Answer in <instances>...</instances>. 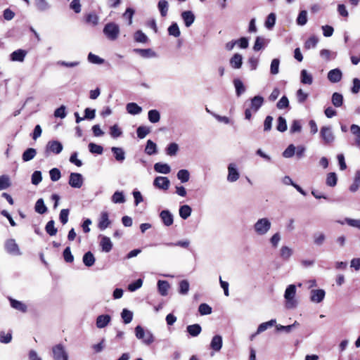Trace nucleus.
<instances>
[{
  "label": "nucleus",
  "instance_id": "25",
  "mask_svg": "<svg viewBox=\"0 0 360 360\" xmlns=\"http://www.w3.org/2000/svg\"><path fill=\"white\" fill-rule=\"evenodd\" d=\"M222 347V337L219 335H214L210 342V347L215 352H219Z\"/></svg>",
  "mask_w": 360,
  "mask_h": 360
},
{
  "label": "nucleus",
  "instance_id": "63",
  "mask_svg": "<svg viewBox=\"0 0 360 360\" xmlns=\"http://www.w3.org/2000/svg\"><path fill=\"white\" fill-rule=\"evenodd\" d=\"M189 291V283L187 280H182L179 283V292L181 295H187Z\"/></svg>",
  "mask_w": 360,
  "mask_h": 360
},
{
  "label": "nucleus",
  "instance_id": "27",
  "mask_svg": "<svg viewBox=\"0 0 360 360\" xmlns=\"http://www.w3.org/2000/svg\"><path fill=\"white\" fill-rule=\"evenodd\" d=\"M126 110L129 114L136 115L142 112V108L136 103H129L126 105Z\"/></svg>",
  "mask_w": 360,
  "mask_h": 360
},
{
  "label": "nucleus",
  "instance_id": "37",
  "mask_svg": "<svg viewBox=\"0 0 360 360\" xmlns=\"http://www.w3.org/2000/svg\"><path fill=\"white\" fill-rule=\"evenodd\" d=\"M145 153L149 155L156 154L158 153L156 143L151 140H148L145 148Z\"/></svg>",
  "mask_w": 360,
  "mask_h": 360
},
{
  "label": "nucleus",
  "instance_id": "43",
  "mask_svg": "<svg viewBox=\"0 0 360 360\" xmlns=\"http://www.w3.org/2000/svg\"><path fill=\"white\" fill-rule=\"evenodd\" d=\"M233 84L236 89V94L237 96H240L245 91V87L240 79H235L233 80Z\"/></svg>",
  "mask_w": 360,
  "mask_h": 360
},
{
  "label": "nucleus",
  "instance_id": "55",
  "mask_svg": "<svg viewBox=\"0 0 360 360\" xmlns=\"http://www.w3.org/2000/svg\"><path fill=\"white\" fill-rule=\"evenodd\" d=\"M121 317L123 319L124 323L125 324H128L132 321L133 313L127 309H124L121 313Z\"/></svg>",
  "mask_w": 360,
  "mask_h": 360
},
{
  "label": "nucleus",
  "instance_id": "64",
  "mask_svg": "<svg viewBox=\"0 0 360 360\" xmlns=\"http://www.w3.org/2000/svg\"><path fill=\"white\" fill-rule=\"evenodd\" d=\"M279 65H280L279 59L274 58L271 60V65H270L271 74L275 75L279 72Z\"/></svg>",
  "mask_w": 360,
  "mask_h": 360
},
{
  "label": "nucleus",
  "instance_id": "23",
  "mask_svg": "<svg viewBox=\"0 0 360 360\" xmlns=\"http://www.w3.org/2000/svg\"><path fill=\"white\" fill-rule=\"evenodd\" d=\"M34 6L39 12H45L51 8V4L47 0H34Z\"/></svg>",
  "mask_w": 360,
  "mask_h": 360
},
{
  "label": "nucleus",
  "instance_id": "57",
  "mask_svg": "<svg viewBox=\"0 0 360 360\" xmlns=\"http://www.w3.org/2000/svg\"><path fill=\"white\" fill-rule=\"evenodd\" d=\"M179 150V146L176 143H169L166 148V153L169 156L175 155Z\"/></svg>",
  "mask_w": 360,
  "mask_h": 360
},
{
  "label": "nucleus",
  "instance_id": "6",
  "mask_svg": "<svg viewBox=\"0 0 360 360\" xmlns=\"http://www.w3.org/2000/svg\"><path fill=\"white\" fill-rule=\"evenodd\" d=\"M4 248L7 253L14 256H20L22 252L18 245L13 238L8 239L5 241Z\"/></svg>",
  "mask_w": 360,
  "mask_h": 360
},
{
  "label": "nucleus",
  "instance_id": "10",
  "mask_svg": "<svg viewBox=\"0 0 360 360\" xmlns=\"http://www.w3.org/2000/svg\"><path fill=\"white\" fill-rule=\"evenodd\" d=\"M170 185L169 179L166 176H157L153 181V186L159 189L167 191Z\"/></svg>",
  "mask_w": 360,
  "mask_h": 360
},
{
  "label": "nucleus",
  "instance_id": "9",
  "mask_svg": "<svg viewBox=\"0 0 360 360\" xmlns=\"http://www.w3.org/2000/svg\"><path fill=\"white\" fill-rule=\"evenodd\" d=\"M69 184L72 188H80L83 185L82 175L79 173H71L69 178Z\"/></svg>",
  "mask_w": 360,
  "mask_h": 360
},
{
  "label": "nucleus",
  "instance_id": "21",
  "mask_svg": "<svg viewBox=\"0 0 360 360\" xmlns=\"http://www.w3.org/2000/svg\"><path fill=\"white\" fill-rule=\"evenodd\" d=\"M111 151L114 155L115 159L122 163L125 160V152L123 148L120 147H112Z\"/></svg>",
  "mask_w": 360,
  "mask_h": 360
},
{
  "label": "nucleus",
  "instance_id": "8",
  "mask_svg": "<svg viewBox=\"0 0 360 360\" xmlns=\"http://www.w3.org/2000/svg\"><path fill=\"white\" fill-rule=\"evenodd\" d=\"M240 178V173L235 163H230L228 165L227 181L233 183Z\"/></svg>",
  "mask_w": 360,
  "mask_h": 360
},
{
  "label": "nucleus",
  "instance_id": "56",
  "mask_svg": "<svg viewBox=\"0 0 360 360\" xmlns=\"http://www.w3.org/2000/svg\"><path fill=\"white\" fill-rule=\"evenodd\" d=\"M54 224L55 222L53 220H50L45 226L46 233L51 236L56 235L58 231L57 229L54 226Z\"/></svg>",
  "mask_w": 360,
  "mask_h": 360
},
{
  "label": "nucleus",
  "instance_id": "31",
  "mask_svg": "<svg viewBox=\"0 0 360 360\" xmlns=\"http://www.w3.org/2000/svg\"><path fill=\"white\" fill-rule=\"evenodd\" d=\"M192 209L188 205H184L180 206L179 210V214L181 219H187L191 214Z\"/></svg>",
  "mask_w": 360,
  "mask_h": 360
},
{
  "label": "nucleus",
  "instance_id": "45",
  "mask_svg": "<svg viewBox=\"0 0 360 360\" xmlns=\"http://www.w3.org/2000/svg\"><path fill=\"white\" fill-rule=\"evenodd\" d=\"M333 105L336 107L339 108L342 105L343 103V96L341 94L335 92L332 95V99H331Z\"/></svg>",
  "mask_w": 360,
  "mask_h": 360
},
{
  "label": "nucleus",
  "instance_id": "22",
  "mask_svg": "<svg viewBox=\"0 0 360 360\" xmlns=\"http://www.w3.org/2000/svg\"><path fill=\"white\" fill-rule=\"evenodd\" d=\"M181 18L186 27H189L195 20V15L192 11H184L181 13Z\"/></svg>",
  "mask_w": 360,
  "mask_h": 360
},
{
  "label": "nucleus",
  "instance_id": "36",
  "mask_svg": "<svg viewBox=\"0 0 360 360\" xmlns=\"http://www.w3.org/2000/svg\"><path fill=\"white\" fill-rule=\"evenodd\" d=\"M268 44V41L262 37H257L255 39L253 49L255 51H259L264 49Z\"/></svg>",
  "mask_w": 360,
  "mask_h": 360
},
{
  "label": "nucleus",
  "instance_id": "58",
  "mask_svg": "<svg viewBox=\"0 0 360 360\" xmlns=\"http://www.w3.org/2000/svg\"><path fill=\"white\" fill-rule=\"evenodd\" d=\"M337 175L335 172H330L327 175L326 185L330 187H333L337 184Z\"/></svg>",
  "mask_w": 360,
  "mask_h": 360
},
{
  "label": "nucleus",
  "instance_id": "1",
  "mask_svg": "<svg viewBox=\"0 0 360 360\" xmlns=\"http://www.w3.org/2000/svg\"><path fill=\"white\" fill-rule=\"evenodd\" d=\"M296 291V286L293 284L289 285L285 290V307L288 309H295L297 306V300L295 298Z\"/></svg>",
  "mask_w": 360,
  "mask_h": 360
},
{
  "label": "nucleus",
  "instance_id": "11",
  "mask_svg": "<svg viewBox=\"0 0 360 360\" xmlns=\"http://www.w3.org/2000/svg\"><path fill=\"white\" fill-rule=\"evenodd\" d=\"M160 218L165 226H170L174 223V216L168 210H164L160 213Z\"/></svg>",
  "mask_w": 360,
  "mask_h": 360
},
{
  "label": "nucleus",
  "instance_id": "16",
  "mask_svg": "<svg viewBox=\"0 0 360 360\" xmlns=\"http://www.w3.org/2000/svg\"><path fill=\"white\" fill-rule=\"evenodd\" d=\"M100 246L101 247L102 251L105 252H109L112 248V243L110 238L108 236H101Z\"/></svg>",
  "mask_w": 360,
  "mask_h": 360
},
{
  "label": "nucleus",
  "instance_id": "47",
  "mask_svg": "<svg viewBox=\"0 0 360 360\" xmlns=\"http://www.w3.org/2000/svg\"><path fill=\"white\" fill-rule=\"evenodd\" d=\"M37 154V151L34 148H28L27 149L22 155V158L24 162H28L32 160Z\"/></svg>",
  "mask_w": 360,
  "mask_h": 360
},
{
  "label": "nucleus",
  "instance_id": "40",
  "mask_svg": "<svg viewBox=\"0 0 360 360\" xmlns=\"http://www.w3.org/2000/svg\"><path fill=\"white\" fill-rule=\"evenodd\" d=\"M301 82L304 84H311L313 77L306 70H302L300 73Z\"/></svg>",
  "mask_w": 360,
  "mask_h": 360
},
{
  "label": "nucleus",
  "instance_id": "35",
  "mask_svg": "<svg viewBox=\"0 0 360 360\" xmlns=\"http://www.w3.org/2000/svg\"><path fill=\"white\" fill-rule=\"evenodd\" d=\"M158 8L162 17H165L167 15L169 10V4L166 0H160L158 4Z\"/></svg>",
  "mask_w": 360,
  "mask_h": 360
},
{
  "label": "nucleus",
  "instance_id": "4",
  "mask_svg": "<svg viewBox=\"0 0 360 360\" xmlns=\"http://www.w3.org/2000/svg\"><path fill=\"white\" fill-rule=\"evenodd\" d=\"M135 335L137 339L141 340L146 345H150L155 340L153 333L148 330H144L141 326H137L135 328Z\"/></svg>",
  "mask_w": 360,
  "mask_h": 360
},
{
  "label": "nucleus",
  "instance_id": "62",
  "mask_svg": "<svg viewBox=\"0 0 360 360\" xmlns=\"http://www.w3.org/2000/svg\"><path fill=\"white\" fill-rule=\"evenodd\" d=\"M319 39L316 37L312 36L309 37L304 43V48L306 49H310L315 48L317 45Z\"/></svg>",
  "mask_w": 360,
  "mask_h": 360
},
{
  "label": "nucleus",
  "instance_id": "41",
  "mask_svg": "<svg viewBox=\"0 0 360 360\" xmlns=\"http://www.w3.org/2000/svg\"><path fill=\"white\" fill-rule=\"evenodd\" d=\"M35 212L43 214L47 212V207L44 204V200L42 198H39L37 200L34 206Z\"/></svg>",
  "mask_w": 360,
  "mask_h": 360
},
{
  "label": "nucleus",
  "instance_id": "15",
  "mask_svg": "<svg viewBox=\"0 0 360 360\" xmlns=\"http://www.w3.org/2000/svg\"><path fill=\"white\" fill-rule=\"evenodd\" d=\"M110 224L108 213L107 212H102L98 219V227L100 230L103 231L108 227Z\"/></svg>",
  "mask_w": 360,
  "mask_h": 360
},
{
  "label": "nucleus",
  "instance_id": "14",
  "mask_svg": "<svg viewBox=\"0 0 360 360\" xmlns=\"http://www.w3.org/2000/svg\"><path fill=\"white\" fill-rule=\"evenodd\" d=\"M27 51L24 49H18L10 54V60L14 62H23L27 55Z\"/></svg>",
  "mask_w": 360,
  "mask_h": 360
},
{
  "label": "nucleus",
  "instance_id": "53",
  "mask_svg": "<svg viewBox=\"0 0 360 360\" xmlns=\"http://www.w3.org/2000/svg\"><path fill=\"white\" fill-rule=\"evenodd\" d=\"M276 17L274 13H271L270 14H269L264 23L265 27L268 30H271L274 27L276 23Z\"/></svg>",
  "mask_w": 360,
  "mask_h": 360
},
{
  "label": "nucleus",
  "instance_id": "60",
  "mask_svg": "<svg viewBox=\"0 0 360 360\" xmlns=\"http://www.w3.org/2000/svg\"><path fill=\"white\" fill-rule=\"evenodd\" d=\"M276 129L281 132H284L287 130V123L284 117L281 116L278 117Z\"/></svg>",
  "mask_w": 360,
  "mask_h": 360
},
{
  "label": "nucleus",
  "instance_id": "17",
  "mask_svg": "<svg viewBox=\"0 0 360 360\" xmlns=\"http://www.w3.org/2000/svg\"><path fill=\"white\" fill-rule=\"evenodd\" d=\"M342 73L338 68L331 70L328 73V79L333 83H337L342 79Z\"/></svg>",
  "mask_w": 360,
  "mask_h": 360
},
{
  "label": "nucleus",
  "instance_id": "2",
  "mask_svg": "<svg viewBox=\"0 0 360 360\" xmlns=\"http://www.w3.org/2000/svg\"><path fill=\"white\" fill-rule=\"evenodd\" d=\"M271 223L266 217L259 219L253 225L255 233L257 236H261L266 235L271 229Z\"/></svg>",
  "mask_w": 360,
  "mask_h": 360
},
{
  "label": "nucleus",
  "instance_id": "46",
  "mask_svg": "<svg viewBox=\"0 0 360 360\" xmlns=\"http://www.w3.org/2000/svg\"><path fill=\"white\" fill-rule=\"evenodd\" d=\"M148 120L151 123H157L160 120V112L157 110H150L148 112Z\"/></svg>",
  "mask_w": 360,
  "mask_h": 360
},
{
  "label": "nucleus",
  "instance_id": "5",
  "mask_svg": "<svg viewBox=\"0 0 360 360\" xmlns=\"http://www.w3.org/2000/svg\"><path fill=\"white\" fill-rule=\"evenodd\" d=\"M103 34L110 41H115L120 34V27L115 22L107 23L103 28Z\"/></svg>",
  "mask_w": 360,
  "mask_h": 360
},
{
  "label": "nucleus",
  "instance_id": "61",
  "mask_svg": "<svg viewBox=\"0 0 360 360\" xmlns=\"http://www.w3.org/2000/svg\"><path fill=\"white\" fill-rule=\"evenodd\" d=\"M12 340V332L10 330L7 333L5 331L0 332V342L4 344L9 343Z\"/></svg>",
  "mask_w": 360,
  "mask_h": 360
},
{
  "label": "nucleus",
  "instance_id": "54",
  "mask_svg": "<svg viewBox=\"0 0 360 360\" xmlns=\"http://www.w3.org/2000/svg\"><path fill=\"white\" fill-rule=\"evenodd\" d=\"M99 17L95 13H91L86 15V22L96 26L98 24Z\"/></svg>",
  "mask_w": 360,
  "mask_h": 360
},
{
  "label": "nucleus",
  "instance_id": "48",
  "mask_svg": "<svg viewBox=\"0 0 360 360\" xmlns=\"http://www.w3.org/2000/svg\"><path fill=\"white\" fill-rule=\"evenodd\" d=\"M134 39L136 42L145 44L148 41V37L141 31L138 30L134 34Z\"/></svg>",
  "mask_w": 360,
  "mask_h": 360
},
{
  "label": "nucleus",
  "instance_id": "30",
  "mask_svg": "<svg viewBox=\"0 0 360 360\" xmlns=\"http://www.w3.org/2000/svg\"><path fill=\"white\" fill-rule=\"evenodd\" d=\"M170 288V285L167 281H158V292L162 296H166L168 294V290Z\"/></svg>",
  "mask_w": 360,
  "mask_h": 360
},
{
  "label": "nucleus",
  "instance_id": "28",
  "mask_svg": "<svg viewBox=\"0 0 360 360\" xmlns=\"http://www.w3.org/2000/svg\"><path fill=\"white\" fill-rule=\"evenodd\" d=\"M155 172L164 174H167L171 172L170 166L166 163L157 162L154 165Z\"/></svg>",
  "mask_w": 360,
  "mask_h": 360
},
{
  "label": "nucleus",
  "instance_id": "7",
  "mask_svg": "<svg viewBox=\"0 0 360 360\" xmlns=\"http://www.w3.org/2000/svg\"><path fill=\"white\" fill-rule=\"evenodd\" d=\"M52 352L54 360H68V354L61 344L53 347Z\"/></svg>",
  "mask_w": 360,
  "mask_h": 360
},
{
  "label": "nucleus",
  "instance_id": "38",
  "mask_svg": "<svg viewBox=\"0 0 360 360\" xmlns=\"http://www.w3.org/2000/svg\"><path fill=\"white\" fill-rule=\"evenodd\" d=\"M276 319H271V320H270L269 321L264 322V323L259 324L258 328H257L256 334H259V333L265 331L269 328L276 325Z\"/></svg>",
  "mask_w": 360,
  "mask_h": 360
},
{
  "label": "nucleus",
  "instance_id": "51",
  "mask_svg": "<svg viewBox=\"0 0 360 360\" xmlns=\"http://www.w3.org/2000/svg\"><path fill=\"white\" fill-rule=\"evenodd\" d=\"M176 176L181 183H186L190 179V173L187 169H180L176 174Z\"/></svg>",
  "mask_w": 360,
  "mask_h": 360
},
{
  "label": "nucleus",
  "instance_id": "20",
  "mask_svg": "<svg viewBox=\"0 0 360 360\" xmlns=\"http://www.w3.org/2000/svg\"><path fill=\"white\" fill-rule=\"evenodd\" d=\"M9 302L12 308L22 313H25L27 311V305L22 302L18 301L11 297L9 298Z\"/></svg>",
  "mask_w": 360,
  "mask_h": 360
},
{
  "label": "nucleus",
  "instance_id": "13",
  "mask_svg": "<svg viewBox=\"0 0 360 360\" xmlns=\"http://www.w3.org/2000/svg\"><path fill=\"white\" fill-rule=\"evenodd\" d=\"M46 150L55 154H59L63 150V145L58 141H49Z\"/></svg>",
  "mask_w": 360,
  "mask_h": 360
},
{
  "label": "nucleus",
  "instance_id": "33",
  "mask_svg": "<svg viewBox=\"0 0 360 360\" xmlns=\"http://www.w3.org/2000/svg\"><path fill=\"white\" fill-rule=\"evenodd\" d=\"M95 260L93 253L90 251L86 252L82 258L84 264L87 267L92 266L95 263Z\"/></svg>",
  "mask_w": 360,
  "mask_h": 360
},
{
  "label": "nucleus",
  "instance_id": "44",
  "mask_svg": "<svg viewBox=\"0 0 360 360\" xmlns=\"http://www.w3.org/2000/svg\"><path fill=\"white\" fill-rule=\"evenodd\" d=\"M292 252V250L288 246H282L280 249V256L284 260H288Z\"/></svg>",
  "mask_w": 360,
  "mask_h": 360
},
{
  "label": "nucleus",
  "instance_id": "19",
  "mask_svg": "<svg viewBox=\"0 0 360 360\" xmlns=\"http://www.w3.org/2000/svg\"><path fill=\"white\" fill-rule=\"evenodd\" d=\"M264 103V98L261 96H255L250 101V108L256 112L262 107Z\"/></svg>",
  "mask_w": 360,
  "mask_h": 360
},
{
  "label": "nucleus",
  "instance_id": "50",
  "mask_svg": "<svg viewBox=\"0 0 360 360\" xmlns=\"http://www.w3.org/2000/svg\"><path fill=\"white\" fill-rule=\"evenodd\" d=\"M302 129V122L299 120H295L292 122L290 127V132L291 134L300 133Z\"/></svg>",
  "mask_w": 360,
  "mask_h": 360
},
{
  "label": "nucleus",
  "instance_id": "42",
  "mask_svg": "<svg viewBox=\"0 0 360 360\" xmlns=\"http://www.w3.org/2000/svg\"><path fill=\"white\" fill-rule=\"evenodd\" d=\"M111 200L114 203H124L126 200L122 191H117L112 195Z\"/></svg>",
  "mask_w": 360,
  "mask_h": 360
},
{
  "label": "nucleus",
  "instance_id": "29",
  "mask_svg": "<svg viewBox=\"0 0 360 360\" xmlns=\"http://www.w3.org/2000/svg\"><path fill=\"white\" fill-rule=\"evenodd\" d=\"M243 57L239 53H235L230 59V65L233 68L238 69L242 66Z\"/></svg>",
  "mask_w": 360,
  "mask_h": 360
},
{
  "label": "nucleus",
  "instance_id": "26",
  "mask_svg": "<svg viewBox=\"0 0 360 360\" xmlns=\"http://www.w3.org/2000/svg\"><path fill=\"white\" fill-rule=\"evenodd\" d=\"M350 131L354 136V145L360 146V126L352 124L350 126Z\"/></svg>",
  "mask_w": 360,
  "mask_h": 360
},
{
  "label": "nucleus",
  "instance_id": "39",
  "mask_svg": "<svg viewBox=\"0 0 360 360\" xmlns=\"http://www.w3.org/2000/svg\"><path fill=\"white\" fill-rule=\"evenodd\" d=\"M326 238V235L323 232H316L313 235L314 243L317 246H321Z\"/></svg>",
  "mask_w": 360,
  "mask_h": 360
},
{
  "label": "nucleus",
  "instance_id": "12",
  "mask_svg": "<svg viewBox=\"0 0 360 360\" xmlns=\"http://www.w3.org/2000/svg\"><path fill=\"white\" fill-rule=\"evenodd\" d=\"M310 300L314 303H320L325 297V290L322 289L311 290L310 292Z\"/></svg>",
  "mask_w": 360,
  "mask_h": 360
},
{
  "label": "nucleus",
  "instance_id": "18",
  "mask_svg": "<svg viewBox=\"0 0 360 360\" xmlns=\"http://www.w3.org/2000/svg\"><path fill=\"white\" fill-rule=\"evenodd\" d=\"M111 321V316L108 314L99 315L96 321V325L98 328H103L107 326Z\"/></svg>",
  "mask_w": 360,
  "mask_h": 360
},
{
  "label": "nucleus",
  "instance_id": "24",
  "mask_svg": "<svg viewBox=\"0 0 360 360\" xmlns=\"http://www.w3.org/2000/svg\"><path fill=\"white\" fill-rule=\"evenodd\" d=\"M134 52L139 54L144 58H154L156 53L151 49H134Z\"/></svg>",
  "mask_w": 360,
  "mask_h": 360
},
{
  "label": "nucleus",
  "instance_id": "59",
  "mask_svg": "<svg viewBox=\"0 0 360 360\" xmlns=\"http://www.w3.org/2000/svg\"><path fill=\"white\" fill-rule=\"evenodd\" d=\"M150 132L149 127L146 126H140L137 128L136 134L139 139H143Z\"/></svg>",
  "mask_w": 360,
  "mask_h": 360
},
{
  "label": "nucleus",
  "instance_id": "34",
  "mask_svg": "<svg viewBox=\"0 0 360 360\" xmlns=\"http://www.w3.org/2000/svg\"><path fill=\"white\" fill-rule=\"evenodd\" d=\"M186 330L191 336L197 337L201 333L202 328L199 324L195 323L188 326Z\"/></svg>",
  "mask_w": 360,
  "mask_h": 360
},
{
  "label": "nucleus",
  "instance_id": "32",
  "mask_svg": "<svg viewBox=\"0 0 360 360\" xmlns=\"http://www.w3.org/2000/svg\"><path fill=\"white\" fill-rule=\"evenodd\" d=\"M349 189L352 193H355L360 189V170L356 172L354 181Z\"/></svg>",
  "mask_w": 360,
  "mask_h": 360
},
{
  "label": "nucleus",
  "instance_id": "3",
  "mask_svg": "<svg viewBox=\"0 0 360 360\" xmlns=\"http://www.w3.org/2000/svg\"><path fill=\"white\" fill-rule=\"evenodd\" d=\"M319 135L323 145L331 146L335 142V136L333 127L330 125L323 126L320 129Z\"/></svg>",
  "mask_w": 360,
  "mask_h": 360
},
{
  "label": "nucleus",
  "instance_id": "52",
  "mask_svg": "<svg viewBox=\"0 0 360 360\" xmlns=\"http://www.w3.org/2000/svg\"><path fill=\"white\" fill-rule=\"evenodd\" d=\"M11 185V180L8 175L0 176V191L7 189Z\"/></svg>",
  "mask_w": 360,
  "mask_h": 360
},
{
  "label": "nucleus",
  "instance_id": "49",
  "mask_svg": "<svg viewBox=\"0 0 360 360\" xmlns=\"http://www.w3.org/2000/svg\"><path fill=\"white\" fill-rule=\"evenodd\" d=\"M168 34L170 36H173L174 37H179L181 34V32L179 27V25L176 22H172L171 25L167 29Z\"/></svg>",
  "mask_w": 360,
  "mask_h": 360
}]
</instances>
